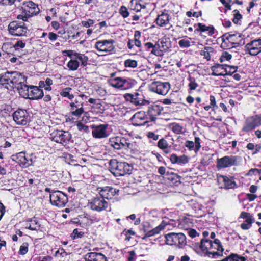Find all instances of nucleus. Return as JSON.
Here are the masks:
<instances>
[{"label":"nucleus","instance_id":"1","mask_svg":"<svg viewBox=\"0 0 261 261\" xmlns=\"http://www.w3.org/2000/svg\"><path fill=\"white\" fill-rule=\"evenodd\" d=\"M203 243L202 245H199V247L201 251L207 257L216 259L223 256L224 249L220 240H211Z\"/></svg>","mask_w":261,"mask_h":261},{"label":"nucleus","instance_id":"2","mask_svg":"<svg viewBox=\"0 0 261 261\" xmlns=\"http://www.w3.org/2000/svg\"><path fill=\"white\" fill-rule=\"evenodd\" d=\"M19 10L21 13L17 15L16 19L23 21H28L30 18L37 16L40 12L38 4L30 0L24 1Z\"/></svg>","mask_w":261,"mask_h":261},{"label":"nucleus","instance_id":"3","mask_svg":"<svg viewBox=\"0 0 261 261\" xmlns=\"http://www.w3.org/2000/svg\"><path fill=\"white\" fill-rule=\"evenodd\" d=\"M108 168L115 177L130 174L133 166L125 162L119 161L116 159H111L108 162Z\"/></svg>","mask_w":261,"mask_h":261},{"label":"nucleus","instance_id":"4","mask_svg":"<svg viewBox=\"0 0 261 261\" xmlns=\"http://www.w3.org/2000/svg\"><path fill=\"white\" fill-rule=\"evenodd\" d=\"M85 95L83 94H79L74 101L70 103V113L73 119H79L85 112L84 108L83 97Z\"/></svg>","mask_w":261,"mask_h":261},{"label":"nucleus","instance_id":"5","mask_svg":"<svg viewBox=\"0 0 261 261\" xmlns=\"http://www.w3.org/2000/svg\"><path fill=\"white\" fill-rule=\"evenodd\" d=\"M14 20L9 23L8 25V31L10 34L14 36H25L28 32V29L25 22H20Z\"/></svg>","mask_w":261,"mask_h":261},{"label":"nucleus","instance_id":"6","mask_svg":"<svg viewBox=\"0 0 261 261\" xmlns=\"http://www.w3.org/2000/svg\"><path fill=\"white\" fill-rule=\"evenodd\" d=\"M166 243L181 248L187 244L186 237L183 233L171 232L165 234Z\"/></svg>","mask_w":261,"mask_h":261},{"label":"nucleus","instance_id":"7","mask_svg":"<svg viewBox=\"0 0 261 261\" xmlns=\"http://www.w3.org/2000/svg\"><path fill=\"white\" fill-rule=\"evenodd\" d=\"M88 205L91 210L97 212L107 211L109 207V204L106 199L100 196L99 194L89 200Z\"/></svg>","mask_w":261,"mask_h":261},{"label":"nucleus","instance_id":"8","mask_svg":"<svg viewBox=\"0 0 261 261\" xmlns=\"http://www.w3.org/2000/svg\"><path fill=\"white\" fill-rule=\"evenodd\" d=\"M241 158L238 155H226L218 158L216 161V167L218 170L238 166Z\"/></svg>","mask_w":261,"mask_h":261},{"label":"nucleus","instance_id":"9","mask_svg":"<svg viewBox=\"0 0 261 261\" xmlns=\"http://www.w3.org/2000/svg\"><path fill=\"white\" fill-rule=\"evenodd\" d=\"M114 43L115 40L112 39L98 40L95 43L94 48L99 52L103 53L102 55L112 54L115 50Z\"/></svg>","mask_w":261,"mask_h":261},{"label":"nucleus","instance_id":"10","mask_svg":"<svg viewBox=\"0 0 261 261\" xmlns=\"http://www.w3.org/2000/svg\"><path fill=\"white\" fill-rule=\"evenodd\" d=\"M50 138L53 141L65 147L69 144L71 135L67 131L56 130L50 134Z\"/></svg>","mask_w":261,"mask_h":261},{"label":"nucleus","instance_id":"11","mask_svg":"<svg viewBox=\"0 0 261 261\" xmlns=\"http://www.w3.org/2000/svg\"><path fill=\"white\" fill-rule=\"evenodd\" d=\"M49 198L51 204L58 207H64L68 201L67 195L58 190L52 192Z\"/></svg>","mask_w":261,"mask_h":261},{"label":"nucleus","instance_id":"12","mask_svg":"<svg viewBox=\"0 0 261 261\" xmlns=\"http://www.w3.org/2000/svg\"><path fill=\"white\" fill-rule=\"evenodd\" d=\"M170 88V84L168 82L154 81L149 86L150 91L164 96L168 93Z\"/></svg>","mask_w":261,"mask_h":261},{"label":"nucleus","instance_id":"13","mask_svg":"<svg viewBox=\"0 0 261 261\" xmlns=\"http://www.w3.org/2000/svg\"><path fill=\"white\" fill-rule=\"evenodd\" d=\"M261 125V114L255 115L248 117L245 121L242 131L249 132Z\"/></svg>","mask_w":261,"mask_h":261},{"label":"nucleus","instance_id":"14","mask_svg":"<svg viewBox=\"0 0 261 261\" xmlns=\"http://www.w3.org/2000/svg\"><path fill=\"white\" fill-rule=\"evenodd\" d=\"M90 127L92 129V135L94 138H105L109 135L107 130L109 127L108 124H93Z\"/></svg>","mask_w":261,"mask_h":261},{"label":"nucleus","instance_id":"15","mask_svg":"<svg viewBox=\"0 0 261 261\" xmlns=\"http://www.w3.org/2000/svg\"><path fill=\"white\" fill-rule=\"evenodd\" d=\"M246 53L251 56H256L261 53V39H253L245 46Z\"/></svg>","mask_w":261,"mask_h":261},{"label":"nucleus","instance_id":"16","mask_svg":"<svg viewBox=\"0 0 261 261\" xmlns=\"http://www.w3.org/2000/svg\"><path fill=\"white\" fill-rule=\"evenodd\" d=\"M14 121L18 125H25L30 121V116L27 110L18 109L13 113Z\"/></svg>","mask_w":261,"mask_h":261},{"label":"nucleus","instance_id":"17","mask_svg":"<svg viewBox=\"0 0 261 261\" xmlns=\"http://www.w3.org/2000/svg\"><path fill=\"white\" fill-rule=\"evenodd\" d=\"M197 28L194 30V33H199L200 36L205 39L207 36H211L215 33V29L213 25H206L202 23H198L194 24V27Z\"/></svg>","mask_w":261,"mask_h":261},{"label":"nucleus","instance_id":"18","mask_svg":"<svg viewBox=\"0 0 261 261\" xmlns=\"http://www.w3.org/2000/svg\"><path fill=\"white\" fill-rule=\"evenodd\" d=\"M124 97L126 101H130L136 106L144 105L147 102L142 92H136L133 94L127 93L124 94Z\"/></svg>","mask_w":261,"mask_h":261},{"label":"nucleus","instance_id":"19","mask_svg":"<svg viewBox=\"0 0 261 261\" xmlns=\"http://www.w3.org/2000/svg\"><path fill=\"white\" fill-rule=\"evenodd\" d=\"M97 191L100 196L106 199H112L115 196L119 195V190L113 187L112 186H105L98 187Z\"/></svg>","mask_w":261,"mask_h":261},{"label":"nucleus","instance_id":"20","mask_svg":"<svg viewBox=\"0 0 261 261\" xmlns=\"http://www.w3.org/2000/svg\"><path fill=\"white\" fill-rule=\"evenodd\" d=\"M163 108L158 105H152L148 107L146 114L149 122H154L161 114Z\"/></svg>","mask_w":261,"mask_h":261},{"label":"nucleus","instance_id":"21","mask_svg":"<svg viewBox=\"0 0 261 261\" xmlns=\"http://www.w3.org/2000/svg\"><path fill=\"white\" fill-rule=\"evenodd\" d=\"M62 53L64 56H67L71 58L74 57L75 59L80 61L83 67H85L88 64L89 58L85 54L75 52L73 50H63Z\"/></svg>","mask_w":261,"mask_h":261},{"label":"nucleus","instance_id":"22","mask_svg":"<svg viewBox=\"0 0 261 261\" xmlns=\"http://www.w3.org/2000/svg\"><path fill=\"white\" fill-rule=\"evenodd\" d=\"M130 120L134 126H142L149 122L145 111L136 112L131 118Z\"/></svg>","mask_w":261,"mask_h":261},{"label":"nucleus","instance_id":"23","mask_svg":"<svg viewBox=\"0 0 261 261\" xmlns=\"http://www.w3.org/2000/svg\"><path fill=\"white\" fill-rule=\"evenodd\" d=\"M143 49L146 51H150V54L156 56L163 55V50L160 49V45L156 43L153 44L151 42H147L144 44Z\"/></svg>","mask_w":261,"mask_h":261},{"label":"nucleus","instance_id":"24","mask_svg":"<svg viewBox=\"0 0 261 261\" xmlns=\"http://www.w3.org/2000/svg\"><path fill=\"white\" fill-rule=\"evenodd\" d=\"M10 80L11 88L14 87L17 88V86H19L27 81V79L24 76L16 71L10 72Z\"/></svg>","mask_w":261,"mask_h":261},{"label":"nucleus","instance_id":"25","mask_svg":"<svg viewBox=\"0 0 261 261\" xmlns=\"http://www.w3.org/2000/svg\"><path fill=\"white\" fill-rule=\"evenodd\" d=\"M195 100L197 103L195 107L197 108H199L200 107L203 108L206 111H209L210 109H212L213 110H214L218 108L215 97L212 95L210 96V105H205L204 103H200L201 102V98L199 96L195 98Z\"/></svg>","mask_w":261,"mask_h":261},{"label":"nucleus","instance_id":"26","mask_svg":"<svg viewBox=\"0 0 261 261\" xmlns=\"http://www.w3.org/2000/svg\"><path fill=\"white\" fill-rule=\"evenodd\" d=\"M167 225L168 223L163 220L159 225L150 230H148L147 228H145V226L144 225V231L145 232V234L142 238V239L145 240L147 238L159 234L161 230L165 229V227Z\"/></svg>","mask_w":261,"mask_h":261},{"label":"nucleus","instance_id":"27","mask_svg":"<svg viewBox=\"0 0 261 261\" xmlns=\"http://www.w3.org/2000/svg\"><path fill=\"white\" fill-rule=\"evenodd\" d=\"M141 36V33L140 31H135L134 39H129L127 43V46L129 49L133 50L135 46L139 49L140 51L142 50V46L141 41L140 40Z\"/></svg>","mask_w":261,"mask_h":261},{"label":"nucleus","instance_id":"28","mask_svg":"<svg viewBox=\"0 0 261 261\" xmlns=\"http://www.w3.org/2000/svg\"><path fill=\"white\" fill-rule=\"evenodd\" d=\"M218 180H222L224 188L226 189H234L237 187L233 176L220 175L218 176Z\"/></svg>","mask_w":261,"mask_h":261},{"label":"nucleus","instance_id":"29","mask_svg":"<svg viewBox=\"0 0 261 261\" xmlns=\"http://www.w3.org/2000/svg\"><path fill=\"white\" fill-rule=\"evenodd\" d=\"M170 15L168 13V10H164L161 14H159L155 19L156 24L161 27L166 26L169 24L170 21Z\"/></svg>","mask_w":261,"mask_h":261},{"label":"nucleus","instance_id":"30","mask_svg":"<svg viewBox=\"0 0 261 261\" xmlns=\"http://www.w3.org/2000/svg\"><path fill=\"white\" fill-rule=\"evenodd\" d=\"M229 37V40L231 41V43L234 45V47H238L239 46H243L245 44V37L244 35L239 33H236L234 34H228Z\"/></svg>","mask_w":261,"mask_h":261},{"label":"nucleus","instance_id":"31","mask_svg":"<svg viewBox=\"0 0 261 261\" xmlns=\"http://www.w3.org/2000/svg\"><path fill=\"white\" fill-rule=\"evenodd\" d=\"M42 88L36 86H31L29 97L28 98L32 100H38L41 99L44 96V93Z\"/></svg>","mask_w":261,"mask_h":261},{"label":"nucleus","instance_id":"32","mask_svg":"<svg viewBox=\"0 0 261 261\" xmlns=\"http://www.w3.org/2000/svg\"><path fill=\"white\" fill-rule=\"evenodd\" d=\"M165 178L171 185L177 186L181 183V177L173 172L167 171Z\"/></svg>","mask_w":261,"mask_h":261},{"label":"nucleus","instance_id":"33","mask_svg":"<svg viewBox=\"0 0 261 261\" xmlns=\"http://www.w3.org/2000/svg\"><path fill=\"white\" fill-rule=\"evenodd\" d=\"M84 259L85 261H107L104 254L95 252L87 253L85 255Z\"/></svg>","mask_w":261,"mask_h":261},{"label":"nucleus","instance_id":"34","mask_svg":"<svg viewBox=\"0 0 261 261\" xmlns=\"http://www.w3.org/2000/svg\"><path fill=\"white\" fill-rule=\"evenodd\" d=\"M226 66V64H215L214 65L211 67V69L212 71V75L225 76L226 73H225V70Z\"/></svg>","mask_w":261,"mask_h":261},{"label":"nucleus","instance_id":"35","mask_svg":"<svg viewBox=\"0 0 261 261\" xmlns=\"http://www.w3.org/2000/svg\"><path fill=\"white\" fill-rule=\"evenodd\" d=\"M170 160L173 164H177L181 165L188 163L189 158L185 154L178 156L176 154H172L170 155Z\"/></svg>","mask_w":261,"mask_h":261},{"label":"nucleus","instance_id":"36","mask_svg":"<svg viewBox=\"0 0 261 261\" xmlns=\"http://www.w3.org/2000/svg\"><path fill=\"white\" fill-rule=\"evenodd\" d=\"M26 43L21 40H19L13 44L14 56H18L19 58H21L24 54L23 53L22 49L25 48Z\"/></svg>","mask_w":261,"mask_h":261},{"label":"nucleus","instance_id":"37","mask_svg":"<svg viewBox=\"0 0 261 261\" xmlns=\"http://www.w3.org/2000/svg\"><path fill=\"white\" fill-rule=\"evenodd\" d=\"M40 227L37 218L33 217L25 221V228L31 230H38Z\"/></svg>","mask_w":261,"mask_h":261},{"label":"nucleus","instance_id":"38","mask_svg":"<svg viewBox=\"0 0 261 261\" xmlns=\"http://www.w3.org/2000/svg\"><path fill=\"white\" fill-rule=\"evenodd\" d=\"M120 149L124 150H132L134 146V144L129 138L122 136H120Z\"/></svg>","mask_w":261,"mask_h":261},{"label":"nucleus","instance_id":"39","mask_svg":"<svg viewBox=\"0 0 261 261\" xmlns=\"http://www.w3.org/2000/svg\"><path fill=\"white\" fill-rule=\"evenodd\" d=\"M222 42L221 47L224 49H228L234 47V45L229 40V37L228 34H223L221 36Z\"/></svg>","mask_w":261,"mask_h":261},{"label":"nucleus","instance_id":"40","mask_svg":"<svg viewBox=\"0 0 261 261\" xmlns=\"http://www.w3.org/2000/svg\"><path fill=\"white\" fill-rule=\"evenodd\" d=\"M31 86H28L26 84L21 83L19 86H17V89L20 95L24 98H29Z\"/></svg>","mask_w":261,"mask_h":261},{"label":"nucleus","instance_id":"41","mask_svg":"<svg viewBox=\"0 0 261 261\" xmlns=\"http://www.w3.org/2000/svg\"><path fill=\"white\" fill-rule=\"evenodd\" d=\"M2 50L4 54H7L9 56H14V50L13 47V43L11 42H5L2 46Z\"/></svg>","mask_w":261,"mask_h":261},{"label":"nucleus","instance_id":"42","mask_svg":"<svg viewBox=\"0 0 261 261\" xmlns=\"http://www.w3.org/2000/svg\"><path fill=\"white\" fill-rule=\"evenodd\" d=\"M123 79V77H119L114 79H109L108 83L111 87L122 90Z\"/></svg>","mask_w":261,"mask_h":261},{"label":"nucleus","instance_id":"43","mask_svg":"<svg viewBox=\"0 0 261 261\" xmlns=\"http://www.w3.org/2000/svg\"><path fill=\"white\" fill-rule=\"evenodd\" d=\"M24 151H21L16 154H13L11 156V159L12 161L17 163L20 167L25 166L23 165V163L24 162Z\"/></svg>","mask_w":261,"mask_h":261},{"label":"nucleus","instance_id":"44","mask_svg":"<svg viewBox=\"0 0 261 261\" xmlns=\"http://www.w3.org/2000/svg\"><path fill=\"white\" fill-rule=\"evenodd\" d=\"M187 80L189 82L188 84V92L189 94H191L192 93V91L193 90H196L197 88L198 87L199 85L197 82L196 79L190 75L188 76Z\"/></svg>","mask_w":261,"mask_h":261},{"label":"nucleus","instance_id":"45","mask_svg":"<svg viewBox=\"0 0 261 261\" xmlns=\"http://www.w3.org/2000/svg\"><path fill=\"white\" fill-rule=\"evenodd\" d=\"M13 111L11 106L7 104L2 105L0 107V115L4 118L10 116Z\"/></svg>","mask_w":261,"mask_h":261},{"label":"nucleus","instance_id":"46","mask_svg":"<svg viewBox=\"0 0 261 261\" xmlns=\"http://www.w3.org/2000/svg\"><path fill=\"white\" fill-rule=\"evenodd\" d=\"M84 218L87 220V223L89 225H91L100 221V218L96 214H90L85 213L84 214Z\"/></svg>","mask_w":261,"mask_h":261},{"label":"nucleus","instance_id":"47","mask_svg":"<svg viewBox=\"0 0 261 261\" xmlns=\"http://www.w3.org/2000/svg\"><path fill=\"white\" fill-rule=\"evenodd\" d=\"M10 81V72H7L4 74H0V84L5 86L8 89H9V87L11 88Z\"/></svg>","mask_w":261,"mask_h":261},{"label":"nucleus","instance_id":"48","mask_svg":"<svg viewBox=\"0 0 261 261\" xmlns=\"http://www.w3.org/2000/svg\"><path fill=\"white\" fill-rule=\"evenodd\" d=\"M218 261H247V259L237 253H232L223 259Z\"/></svg>","mask_w":261,"mask_h":261},{"label":"nucleus","instance_id":"49","mask_svg":"<svg viewBox=\"0 0 261 261\" xmlns=\"http://www.w3.org/2000/svg\"><path fill=\"white\" fill-rule=\"evenodd\" d=\"M137 84V82L132 78H124L122 90L132 88Z\"/></svg>","mask_w":261,"mask_h":261},{"label":"nucleus","instance_id":"50","mask_svg":"<svg viewBox=\"0 0 261 261\" xmlns=\"http://www.w3.org/2000/svg\"><path fill=\"white\" fill-rule=\"evenodd\" d=\"M109 145L115 150H120V136L111 137L109 140Z\"/></svg>","mask_w":261,"mask_h":261},{"label":"nucleus","instance_id":"51","mask_svg":"<svg viewBox=\"0 0 261 261\" xmlns=\"http://www.w3.org/2000/svg\"><path fill=\"white\" fill-rule=\"evenodd\" d=\"M53 84V80L49 77L46 79L45 81H40L38 85L40 88H44L45 90L51 91L52 88L51 85Z\"/></svg>","mask_w":261,"mask_h":261},{"label":"nucleus","instance_id":"52","mask_svg":"<svg viewBox=\"0 0 261 261\" xmlns=\"http://www.w3.org/2000/svg\"><path fill=\"white\" fill-rule=\"evenodd\" d=\"M214 49L212 47L205 46L204 49L200 51V54L201 56H203L204 58L207 61L211 60V54L213 53Z\"/></svg>","mask_w":261,"mask_h":261},{"label":"nucleus","instance_id":"53","mask_svg":"<svg viewBox=\"0 0 261 261\" xmlns=\"http://www.w3.org/2000/svg\"><path fill=\"white\" fill-rule=\"evenodd\" d=\"M72 88L70 87H66L60 92V95L63 97L68 98L69 99H73L74 96L73 94H70Z\"/></svg>","mask_w":261,"mask_h":261},{"label":"nucleus","instance_id":"54","mask_svg":"<svg viewBox=\"0 0 261 261\" xmlns=\"http://www.w3.org/2000/svg\"><path fill=\"white\" fill-rule=\"evenodd\" d=\"M239 218L245 219V222L251 224L254 222V219L251 214L246 212H242Z\"/></svg>","mask_w":261,"mask_h":261},{"label":"nucleus","instance_id":"55","mask_svg":"<svg viewBox=\"0 0 261 261\" xmlns=\"http://www.w3.org/2000/svg\"><path fill=\"white\" fill-rule=\"evenodd\" d=\"M80 66V62L77 59H71L67 63V67L72 71L76 70Z\"/></svg>","mask_w":261,"mask_h":261},{"label":"nucleus","instance_id":"56","mask_svg":"<svg viewBox=\"0 0 261 261\" xmlns=\"http://www.w3.org/2000/svg\"><path fill=\"white\" fill-rule=\"evenodd\" d=\"M157 146L161 150H166V149H168L170 147V146L169 145V143L165 138H162L159 139L157 143Z\"/></svg>","mask_w":261,"mask_h":261},{"label":"nucleus","instance_id":"57","mask_svg":"<svg viewBox=\"0 0 261 261\" xmlns=\"http://www.w3.org/2000/svg\"><path fill=\"white\" fill-rule=\"evenodd\" d=\"M29 244L28 242H23L19 247L18 252L19 255H24L29 251Z\"/></svg>","mask_w":261,"mask_h":261},{"label":"nucleus","instance_id":"58","mask_svg":"<svg viewBox=\"0 0 261 261\" xmlns=\"http://www.w3.org/2000/svg\"><path fill=\"white\" fill-rule=\"evenodd\" d=\"M122 234H124L125 237L124 239L125 241L129 242L132 238V236H135L136 234V232L132 228L130 229H124Z\"/></svg>","mask_w":261,"mask_h":261},{"label":"nucleus","instance_id":"59","mask_svg":"<svg viewBox=\"0 0 261 261\" xmlns=\"http://www.w3.org/2000/svg\"><path fill=\"white\" fill-rule=\"evenodd\" d=\"M130 6L131 9L134 10L136 12H139L141 11L140 5L141 3L138 0H130Z\"/></svg>","mask_w":261,"mask_h":261},{"label":"nucleus","instance_id":"60","mask_svg":"<svg viewBox=\"0 0 261 261\" xmlns=\"http://www.w3.org/2000/svg\"><path fill=\"white\" fill-rule=\"evenodd\" d=\"M171 129L172 131L176 134H181L184 133L182 126L178 123H173Z\"/></svg>","mask_w":261,"mask_h":261},{"label":"nucleus","instance_id":"61","mask_svg":"<svg viewBox=\"0 0 261 261\" xmlns=\"http://www.w3.org/2000/svg\"><path fill=\"white\" fill-rule=\"evenodd\" d=\"M238 69L237 66H230L226 64L225 67V73L226 75H232L233 74L236 73Z\"/></svg>","mask_w":261,"mask_h":261},{"label":"nucleus","instance_id":"62","mask_svg":"<svg viewBox=\"0 0 261 261\" xmlns=\"http://www.w3.org/2000/svg\"><path fill=\"white\" fill-rule=\"evenodd\" d=\"M233 14V18L232 21L234 24H237L241 19H242L243 16L240 14L239 11L237 9H235L232 12Z\"/></svg>","mask_w":261,"mask_h":261},{"label":"nucleus","instance_id":"63","mask_svg":"<svg viewBox=\"0 0 261 261\" xmlns=\"http://www.w3.org/2000/svg\"><path fill=\"white\" fill-rule=\"evenodd\" d=\"M124 65L125 67L135 68L138 66V62L135 60L130 59H127L124 61Z\"/></svg>","mask_w":261,"mask_h":261},{"label":"nucleus","instance_id":"64","mask_svg":"<svg viewBox=\"0 0 261 261\" xmlns=\"http://www.w3.org/2000/svg\"><path fill=\"white\" fill-rule=\"evenodd\" d=\"M119 13L123 18H126L129 15V12L127 8L124 5H122L120 7L119 9Z\"/></svg>","mask_w":261,"mask_h":261}]
</instances>
